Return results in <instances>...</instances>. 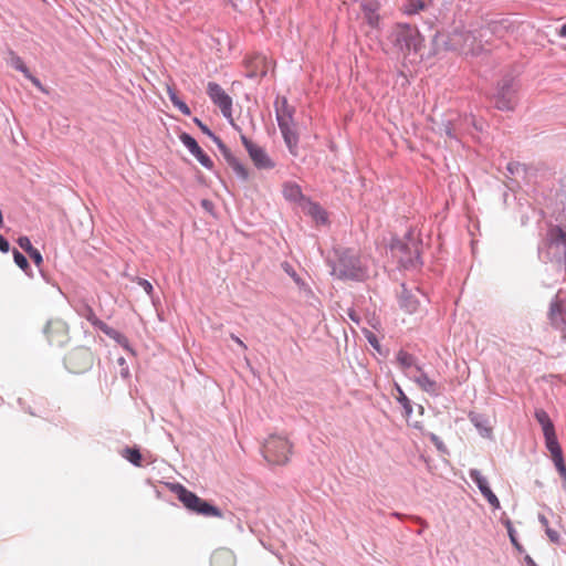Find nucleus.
<instances>
[{
    "instance_id": "0eeeda50",
    "label": "nucleus",
    "mask_w": 566,
    "mask_h": 566,
    "mask_svg": "<svg viewBox=\"0 0 566 566\" xmlns=\"http://www.w3.org/2000/svg\"><path fill=\"white\" fill-rule=\"evenodd\" d=\"M547 253L551 261L566 270V231L556 226L547 233Z\"/></svg>"
},
{
    "instance_id": "bb28decb",
    "label": "nucleus",
    "mask_w": 566,
    "mask_h": 566,
    "mask_svg": "<svg viewBox=\"0 0 566 566\" xmlns=\"http://www.w3.org/2000/svg\"><path fill=\"white\" fill-rule=\"evenodd\" d=\"M395 388L397 391L396 400L401 405V407L403 409V415H405L406 419L408 420L412 413L411 400L406 396L402 388L398 384L395 385Z\"/></svg>"
},
{
    "instance_id": "2eb2a0df",
    "label": "nucleus",
    "mask_w": 566,
    "mask_h": 566,
    "mask_svg": "<svg viewBox=\"0 0 566 566\" xmlns=\"http://www.w3.org/2000/svg\"><path fill=\"white\" fill-rule=\"evenodd\" d=\"M279 128L284 143L293 157L298 155V134L291 126L279 119Z\"/></svg>"
},
{
    "instance_id": "de8ad7c7",
    "label": "nucleus",
    "mask_w": 566,
    "mask_h": 566,
    "mask_svg": "<svg viewBox=\"0 0 566 566\" xmlns=\"http://www.w3.org/2000/svg\"><path fill=\"white\" fill-rule=\"evenodd\" d=\"M10 251L9 241L0 233V252L8 253Z\"/></svg>"
},
{
    "instance_id": "37998d69",
    "label": "nucleus",
    "mask_w": 566,
    "mask_h": 566,
    "mask_svg": "<svg viewBox=\"0 0 566 566\" xmlns=\"http://www.w3.org/2000/svg\"><path fill=\"white\" fill-rule=\"evenodd\" d=\"M471 421L474 423V426L480 430L481 434L483 437H489L491 434V429L483 427L480 421H478V417H471Z\"/></svg>"
},
{
    "instance_id": "c756f323",
    "label": "nucleus",
    "mask_w": 566,
    "mask_h": 566,
    "mask_svg": "<svg viewBox=\"0 0 566 566\" xmlns=\"http://www.w3.org/2000/svg\"><path fill=\"white\" fill-rule=\"evenodd\" d=\"M544 439L545 447L551 452L552 457L563 452L555 431L544 433Z\"/></svg>"
},
{
    "instance_id": "f3484780",
    "label": "nucleus",
    "mask_w": 566,
    "mask_h": 566,
    "mask_svg": "<svg viewBox=\"0 0 566 566\" xmlns=\"http://www.w3.org/2000/svg\"><path fill=\"white\" fill-rule=\"evenodd\" d=\"M399 306L409 314L418 310L419 301L416 295L409 291L405 283L401 284V292L399 294Z\"/></svg>"
},
{
    "instance_id": "f8f14e48",
    "label": "nucleus",
    "mask_w": 566,
    "mask_h": 566,
    "mask_svg": "<svg viewBox=\"0 0 566 566\" xmlns=\"http://www.w3.org/2000/svg\"><path fill=\"white\" fill-rule=\"evenodd\" d=\"M407 376L428 395L432 397L441 395V386L438 385L437 381L430 379L421 366H417V373L407 374Z\"/></svg>"
},
{
    "instance_id": "9d476101",
    "label": "nucleus",
    "mask_w": 566,
    "mask_h": 566,
    "mask_svg": "<svg viewBox=\"0 0 566 566\" xmlns=\"http://www.w3.org/2000/svg\"><path fill=\"white\" fill-rule=\"evenodd\" d=\"M179 139L188 151L208 170L214 166L212 159L201 149L197 140L188 133H181Z\"/></svg>"
},
{
    "instance_id": "4d7b16f0",
    "label": "nucleus",
    "mask_w": 566,
    "mask_h": 566,
    "mask_svg": "<svg viewBox=\"0 0 566 566\" xmlns=\"http://www.w3.org/2000/svg\"><path fill=\"white\" fill-rule=\"evenodd\" d=\"M512 544L518 549L521 551L522 549V546L517 543L516 538L515 537H512L511 539Z\"/></svg>"
},
{
    "instance_id": "a19ab883",
    "label": "nucleus",
    "mask_w": 566,
    "mask_h": 566,
    "mask_svg": "<svg viewBox=\"0 0 566 566\" xmlns=\"http://www.w3.org/2000/svg\"><path fill=\"white\" fill-rule=\"evenodd\" d=\"M137 284L146 292V294L150 297H153L154 287L153 284L143 277H137L136 280Z\"/></svg>"
},
{
    "instance_id": "c03bdc74",
    "label": "nucleus",
    "mask_w": 566,
    "mask_h": 566,
    "mask_svg": "<svg viewBox=\"0 0 566 566\" xmlns=\"http://www.w3.org/2000/svg\"><path fill=\"white\" fill-rule=\"evenodd\" d=\"M25 78H28L36 88H39L41 92H46L44 86L42 85L41 81L33 76L31 72L24 75Z\"/></svg>"
},
{
    "instance_id": "6ab92c4d",
    "label": "nucleus",
    "mask_w": 566,
    "mask_h": 566,
    "mask_svg": "<svg viewBox=\"0 0 566 566\" xmlns=\"http://www.w3.org/2000/svg\"><path fill=\"white\" fill-rule=\"evenodd\" d=\"M43 333L50 344H62V340H57L55 336L59 334L63 335L65 333V325L61 321H49L43 328Z\"/></svg>"
},
{
    "instance_id": "338daca9",
    "label": "nucleus",
    "mask_w": 566,
    "mask_h": 566,
    "mask_svg": "<svg viewBox=\"0 0 566 566\" xmlns=\"http://www.w3.org/2000/svg\"><path fill=\"white\" fill-rule=\"evenodd\" d=\"M394 516L400 517V514L396 512V513H394Z\"/></svg>"
},
{
    "instance_id": "2f4dec72",
    "label": "nucleus",
    "mask_w": 566,
    "mask_h": 566,
    "mask_svg": "<svg viewBox=\"0 0 566 566\" xmlns=\"http://www.w3.org/2000/svg\"><path fill=\"white\" fill-rule=\"evenodd\" d=\"M552 461L562 478V488L566 492V463L564 460L563 452L552 457Z\"/></svg>"
},
{
    "instance_id": "4be33fe9",
    "label": "nucleus",
    "mask_w": 566,
    "mask_h": 566,
    "mask_svg": "<svg viewBox=\"0 0 566 566\" xmlns=\"http://www.w3.org/2000/svg\"><path fill=\"white\" fill-rule=\"evenodd\" d=\"M101 332H103L106 336L115 340L118 345H120L126 350L133 352L128 338L122 334L120 332L116 331L115 328L108 326L106 323L101 328Z\"/></svg>"
},
{
    "instance_id": "0e129e2a",
    "label": "nucleus",
    "mask_w": 566,
    "mask_h": 566,
    "mask_svg": "<svg viewBox=\"0 0 566 566\" xmlns=\"http://www.w3.org/2000/svg\"><path fill=\"white\" fill-rule=\"evenodd\" d=\"M128 375V371L123 370L122 376Z\"/></svg>"
},
{
    "instance_id": "cd10ccee",
    "label": "nucleus",
    "mask_w": 566,
    "mask_h": 566,
    "mask_svg": "<svg viewBox=\"0 0 566 566\" xmlns=\"http://www.w3.org/2000/svg\"><path fill=\"white\" fill-rule=\"evenodd\" d=\"M167 94L172 105L178 108L184 115L189 116L191 114L190 107L178 96L175 88L168 86Z\"/></svg>"
},
{
    "instance_id": "c9c22d12",
    "label": "nucleus",
    "mask_w": 566,
    "mask_h": 566,
    "mask_svg": "<svg viewBox=\"0 0 566 566\" xmlns=\"http://www.w3.org/2000/svg\"><path fill=\"white\" fill-rule=\"evenodd\" d=\"M426 7L423 0H408L405 6V12L407 14H416Z\"/></svg>"
},
{
    "instance_id": "5fc2aeb1",
    "label": "nucleus",
    "mask_w": 566,
    "mask_h": 566,
    "mask_svg": "<svg viewBox=\"0 0 566 566\" xmlns=\"http://www.w3.org/2000/svg\"><path fill=\"white\" fill-rule=\"evenodd\" d=\"M370 345H373L375 348L378 347V340L375 336H373V338H368Z\"/></svg>"
},
{
    "instance_id": "09e8293b",
    "label": "nucleus",
    "mask_w": 566,
    "mask_h": 566,
    "mask_svg": "<svg viewBox=\"0 0 566 566\" xmlns=\"http://www.w3.org/2000/svg\"><path fill=\"white\" fill-rule=\"evenodd\" d=\"M348 317L354 322L356 323L357 325H359L360 323V316L356 313L355 310L353 308H349L348 310Z\"/></svg>"
},
{
    "instance_id": "3c124183",
    "label": "nucleus",
    "mask_w": 566,
    "mask_h": 566,
    "mask_svg": "<svg viewBox=\"0 0 566 566\" xmlns=\"http://www.w3.org/2000/svg\"><path fill=\"white\" fill-rule=\"evenodd\" d=\"M526 566H538L530 555L524 556Z\"/></svg>"
},
{
    "instance_id": "7c9ffc66",
    "label": "nucleus",
    "mask_w": 566,
    "mask_h": 566,
    "mask_svg": "<svg viewBox=\"0 0 566 566\" xmlns=\"http://www.w3.org/2000/svg\"><path fill=\"white\" fill-rule=\"evenodd\" d=\"M12 254L17 266H19L29 277H33L32 269L25 255L17 249L12 250Z\"/></svg>"
},
{
    "instance_id": "1a4fd4ad",
    "label": "nucleus",
    "mask_w": 566,
    "mask_h": 566,
    "mask_svg": "<svg viewBox=\"0 0 566 566\" xmlns=\"http://www.w3.org/2000/svg\"><path fill=\"white\" fill-rule=\"evenodd\" d=\"M240 139L258 169H272L275 167V163L269 157L264 148L254 144L243 134H241Z\"/></svg>"
},
{
    "instance_id": "13d9d810",
    "label": "nucleus",
    "mask_w": 566,
    "mask_h": 566,
    "mask_svg": "<svg viewBox=\"0 0 566 566\" xmlns=\"http://www.w3.org/2000/svg\"><path fill=\"white\" fill-rule=\"evenodd\" d=\"M512 544L518 549L521 551L522 549V546L517 543L516 538L515 537H512L511 539Z\"/></svg>"
},
{
    "instance_id": "9b49d317",
    "label": "nucleus",
    "mask_w": 566,
    "mask_h": 566,
    "mask_svg": "<svg viewBox=\"0 0 566 566\" xmlns=\"http://www.w3.org/2000/svg\"><path fill=\"white\" fill-rule=\"evenodd\" d=\"M469 476L475 483L479 491L486 499L489 504L494 510L500 509V501H499L497 496L491 490L486 478L482 475L481 471L478 469H470Z\"/></svg>"
},
{
    "instance_id": "603ef678",
    "label": "nucleus",
    "mask_w": 566,
    "mask_h": 566,
    "mask_svg": "<svg viewBox=\"0 0 566 566\" xmlns=\"http://www.w3.org/2000/svg\"><path fill=\"white\" fill-rule=\"evenodd\" d=\"M557 34L560 38H566V22L558 29Z\"/></svg>"
},
{
    "instance_id": "a18cd8bd",
    "label": "nucleus",
    "mask_w": 566,
    "mask_h": 566,
    "mask_svg": "<svg viewBox=\"0 0 566 566\" xmlns=\"http://www.w3.org/2000/svg\"><path fill=\"white\" fill-rule=\"evenodd\" d=\"M507 23V20H500V21H490L488 23V28L493 32V33H497L499 32V28L502 27V25H505Z\"/></svg>"
},
{
    "instance_id": "412c9836",
    "label": "nucleus",
    "mask_w": 566,
    "mask_h": 566,
    "mask_svg": "<svg viewBox=\"0 0 566 566\" xmlns=\"http://www.w3.org/2000/svg\"><path fill=\"white\" fill-rule=\"evenodd\" d=\"M77 314L88 321L96 329L101 331V328L105 325V323L99 319L94 310L88 304H82L77 310Z\"/></svg>"
},
{
    "instance_id": "4468645a",
    "label": "nucleus",
    "mask_w": 566,
    "mask_h": 566,
    "mask_svg": "<svg viewBox=\"0 0 566 566\" xmlns=\"http://www.w3.org/2000/svg\"><path fill=\"white\" fill-rule=\"evenodd\" d=\"M188 510L203 516L222 517V512L219 507L199 497L197 494L193 497L191 505L190 507H188Z\"/></svg>"
},
{
    "instance_id": "f03ea898",
    "label": "nucleus",
    "mask_w": 566,
    "mask_h": 566,
    "mask_svg": "<svg viewBox=\"0 0 566 566\" xmlns=\"http://www.w3.org/2000/svg\"><path fill=\"white\" fill-rule=\"evenodd\" d=\"M388 41L407 60L411 55L416 56L420 53L424 39L416 25L398 22L391 28Z\"/></svg>"
},
{
    "instance_id": "69168bd1",
    "label": "nucleus",
    "mask_w": 566,
    "mask_h": 566,
    "mask_svg": "<svg viewBox=\"0 0 566 566\" xmlns=\"http://www.w3.org/2000/svg\"><path fill=\"white\" fill-rule=\"evenodd\" d=\"M419 410H420V412L422 413V412H423V407H422V406H419Z\"/></svg>"
},
{
    "instance_id": "423d86ee",
    "label": "nucleus",
    "mask_w": 566,
    "mask_h": 566,
    "mask_svg": "<svg viewBox=\"0 0 566 566\" xmlns=\"http://www.w3.org/2000/svg\"><path fill=\"white\" fill-rule=\"evenodd\" d=\"M291 453V444L281 436H271L263 446V457L272 464H285Z\"/></svg>"
},
{
    "instance_id": "e433bc0d",
    "label": "nucleus",
    "mask_w": 566,
    "mask_h": 566,
    "mask_svg": "<svg viewBox=\"0 0 566 566\" xmlns=\"http://www.w3.org/2000/svg\"><path fill=\"white\" fill-rule=\"evenodd\" d=\"M310 212L317 222L325 223L327 221L326 211L318 203H313Z\"/></svg>"
},
{
    "instance_id": "680f3d73",
    "label": "nucleus",
    "mask_w": 566,
    "mask_h": 566,
    "mask_svg": "<svg viewBox=\"0 0 566 566\" xmlns=\"http://www.w3.org/2000/svg\"><path fill=\"white\" fill-rule=\"evenodd\" d=\"M128 375V371L123 370L122 376Z\"/></svg>"
},
{
    "instance_id": "39448f33",
    "label": "nucleus",
    "mask_w": 566,
    "mask_h": 566,
    "mask_svg": "<svg viewBox=\"0 0 566 566\" xmlns=\"http://www.w3.org/2000/svg\"><path fill=\"white\" fill-rule=\"evenodd\" d=\"M517 86L514 76L506 74L496 84L493 94L494 107L503 112H512L517 104Z\"/></svg>"
},
{
    "instance_id": "aec40b11",
    "label": "nucleus",
    "mask_w": 566,
    "mask_h": 566,
    "mask_svg": "<svg viewBox=\"0 0 566 566\" xmlns=\"http://www.w3.org/2000/svg\"><path fill=\"white\" fill-rule=\"evenodd\" d=\"M211 566H234V556L229 549H218L211 555Z\"/></svg>"
},
{
    "instance_id": "864d4df0",
    "label": "nucleus",
    "mask_w": 566,
    "mask_h": 566,
    "mask_svg": "<svg viewBox=\"0 0 566 566\" xmlns=\"http://www.w3.org/2000/svg\"><path fill=\"white\" fill-rule=\"evenodd\" d=\"M507 531H509V535H510L511 539H512V537H515L514 536V530H513L510 521H507Z\"/></svg>"
},
{
    "instance_id": "8fccbe9b",
    "label": "nucleus",
    "mask_w": 566,
    "mask_h": 566,
    "mask_svg": "<svg viewBox=\"0 0 566 566\" xmlns=\"http://www.w3.org/2000/svg\"><path fill=\"white\" fill-rule=\"evenodd\" d=\"M230 337H231V339H232V340H234V342H235V343H237V344H238V345H239L243 350H247V349H248V347H247V345L244 344V342H243V340H241L237 335L231 334V335H230Z\"/></svg>"
},
{
    "instance_id": "20e7f679",
    "label": "nucleus",
    "mask_w": 566,
    "mask_h": 566,
    "mask_svg": "<svg viewBox=\"0 0 566 566\" xmlns=\"http://www.w3.org/2000/svg\"><path fill=\"white\" fill-rule=\"evenodd\" d=\"M192 122L199 127V129L207 135L218 147L221 153L223 159L228 164L229 167L233 170L235 176L242 180L247 181L249 179V171L244 167V165L233 155L231 149L222 142V139L217 136L200 118L193 117Z\"/></svg>"
},
{
    "instance_id": "ddd939ff",
    "label": "nucleus",
    "mask_w": 566,
    "mask_h": 566,
    "mask_svg": "<svg viewBox=\"0 0 566 566\" xmlns=\"http://www.w3.org/2000/svg\"><path fill=\"white\" fill-rule=\"evenodd\" d=\"M548 317L555 329H566V301L558 296L552 300Z\"/></svg>"
},
{
    "instance_id": "ea45409f",
    "label": "nucleus",
    "mask_w": 566,
    "mask_h": 566,
    "mask_svg": "<svg viewBox=\"0 0 566 566\" xmlns=\"http://www.w3.org/2000/svg\"><path fill=\"white\" fill-rule=\"evenodd\" d=\"M17 242H18L19 247H20V248H21L25 253H28V252H30L31 250H33V249H34V247H33V245H32V243H31L30 238H29V237H27V235H21V237H19Z\"/></svg>"
},
{
    "instance_id": "473e14b6",
    "label": "nucleus",
    "mask_w": 566,
    "mask_h": 566,
    "mask_svg": "<svg viewBox=\"0 0 566 566\" xmlns=\"http://www.w3.org/2000/svg\"><path fill=\"white\" fill-rule=\"evenodd\" d=\"M8 63L17 71L21 72L23 75L28 74L30 70L23 62V60L13 51H8Z\"/></svg>"
},
{
    "instance_id": "6e6d98bb",
    "label": "nucleus",
    "mask_w": 566,
    "mask_h": 566,
    "mask_svg": "<svg viewBox=\"0 0 566 566\" xmlns=\"http://www.w3.org/2000/svg\"><path fill=\"white\" fill-rule=\"evenodd\" d=\"M512 544L518 549L521 551L522 549V546L517 543L516 538L515 537H512L511 539Z\"/></svg>"
},
{
    "instance_id": "7ed1b4c3",
    "label": "nucleus",
    "mask_w": 566,
    "mask_h": 566,
    "mask_svg": "<svg viewBox=\"0 0 566 566\" xmlns=\"http://www.w3.org/2000/svg\"><path fill=\"white\" fill-rule=\"evenodd\" d=\"M332 274L339 280L350 281H363L367 275L359 255L349 249L338 254L337 261L332 265Z\"/></svg>"
},
{
    "instance_id": "6e6552de",
    "label": "nucleus",
    "mask_w": 566,
    "mask_h": 566,
    "mask_svg": "<svg viewBox=\"0 0 566 566\" xmlns=\"http://www.w3.org/2000/svg\"><path fill=\"white\" fill-rule=\"evenodd\" d=\"M207 94L211 102L220 108L223 117L232 122V98L221 85L216 82H209Z\"/></svg>"
},
{
    "instance_id": "e2e57ef3",
    "label": "nucleus",
    "mask_w": 566,
    "mask_h": 566,
    "mask_svg": "<svg viewBox=\"0 0 566 566\" xmlns=\"http://www.w3.org/2000/svg\"><path fill=\"white\" fill-rule=\"evenodd\" d=\"M128 375V371L123 370L122 376Z\"/></svg>"
},
{
    "instance_id": "393cba45",
    "label": "nucleus",
    "mask_w": 566,
    "mask_h": 566,
    "mask_svg": "<svg viewBox=\"0 0 566 566\" xmlns=\"http://www.w3.org/2000/svg\"><path fill=\"white\" fill-rule=\"evenodd\" d=\"M70 359H81V360H83V366L77 371L88 369L93 365L92 353L88 349H86V348H77V349H75L71 354Z\"/></svg>"
},
{
    "instance_id": "a878e982",
    "label": "nucleus",
    "mask_w": 566,
    "mask_h": 566,
    "mask_svg": "<svg viewBox=\"0 0 566 566\" xmlns=\"http://www.w3.org/2000/svg\"><path fill=\"white\" fill-rule=\"evenodd\" d=\"M536 421L541 424L543 434L555 431L553 421L544 409H536L534 412Z\"/></svg>"
},
{
    "instance_id": "dca6fc26",
    "label": "nucleus",
    "mask_w": 566,
    "mask_h": 566,
    "mask_svg": "<svg viewBox=\"0 0 566 566\" xmlns=\"http://www.w3.org/2000/svg\"><path fill=\"white\" fill-rule=\"evenodd\" d=\"M294 113L295 108L289 105L286 97H282L281 99L275 101V116L277 123L280 119L291 126L293 123Z\"/></svg>"
},
{
    "instance_id": "5701e85b",
    "label": "nucleus",
    "mask_w": 566,
    "mask_h": 566,
    "mask_svg": "<svg viewBox=\"0 0 566 566\" xmlns=\"http://www.w3.org/2000/svg\"><path fill=\"white\" fill-rule=\"evenodd\" d=\"M170 490L177 495L178 500L185 505L186 509L190 507L196 493L189 491L187 488L179 483L170 484Z\"/></svg>"
},
{
    "instance_id": "c85d7f7f",
    "label": "nucleus",
    "mask_w": 566,
    "mask_h": 566,
    "mask_svg": "<svg viewBox=\"0 0 566 566\" xmlns=\"http://www.w3.org/2000/svg\"><path fill=\"white\" fill-rule=\"evenodd\" d=\"M538 522L544 527L545 534L549 541L554 544L560 545L562 541L559 533L549 526L548 518L544 514H538Z\"/></svg>"
},
{
    "instance_id": "f257e3e1",
    "label": "nucleus",
    "mask_w": 566,
    "mask_h": 566,
    "mask_svg": "<svg viewBox=\"0 0 566 566\" xmlns=\"http://www.w3.org/2000/svg\"><path fill=\"white\" fill-rule=\"evenodd\" d=\"M389 249L403 270L417 271L422 268V240L413 229H409L402 238L394 237Z\"/></svg>"
},
{
    "instance_id": "f704fd0d",
    "label": "nucleus",
    "mask_w": 566,
    "mask_h": 566,
    "mask_svg": "<svg viewBox=\"0 0 566 566\" xmlns=\"http://www.w3.org/2000/svg\"><path fill=\"white\" fill-rule=\"evenodd\" d=\"M440 132L442 134H444L446 136H448L450 139L460 142L459 132H458V128H457L455 124L453 123V120H451V119L443 120L440 126Z\"/></svg>"
},
{
    "instance_id": "72a5a7b5",
    "label": "nucleus",
    "mask_w": 566,
    "mask_h": 566,
    "mask_svg": "<svg viewBox=\"0 0 566 566\" xmlns=\"http://www.w3.org/2000/svg\"><path fill=\"white\" fill-rule=\"evenodd\" d=\"M122 455L127 461H129L132 464H134L135 467H140L142 465L143 457H142L140 450L138 448H136V447H134V448L126 447L122 451Z\"/></svg>"
},
{
    "instance_id": "052dcab7",
    "label": "nucleus",
    "mask_w": 566,
    "mask_h": 566,
    "mask_svg": "<svg viewBox=\"0 0 566 566\" xmlns=\"http://www.w3.org/2000/svg\"><path fill=\"white\" fill-rule=\"evenodd\" d=\"M118 363H119L120 365H123V364L125 363V359H124L123 357H120V358L118 359Z\"/></svg>"
},
{
    "instance_id": "bf43d9fd",
    "label": "nucleus",
    "mask_w": 566,
    "mask_h": 566,
    "mask_svg": "<svg viewBox=\"0 0 566 566\" xmlns=\"http://www.w3.org/2000/svg\"><path fill=\"white\" fill-rule=\"evenodd\" d=\"M411 426H412L413 428H416V429H419V430H420V429H422L421 423H420V422H418V421H417V422H415V423H412Z\"/></svg>"
},
{
    "instance_id": "58836bf2",
    "label": "nucleus",
    "mask_w": 566,
    "mask_h": 566,
    "mask_svg": "<svg viewBox=\"0 0 566 566\" xmlns=\"http://www.w3.org/2000/svg\"><path fill=\"white\" fill-rule=\"evenodd\" d=\"M428 438L434 444V447L437 448L438 451H440L442 453H448V449H447L446 444L436 433L430 432L428 434Z\"/></svg>"
},
{
    "instance_id": "79ce46f5",
    "label": "nucleus",
    "mask_w": 566,
    "mask_h": 566,
    "mask_svg": "<svg viewBox=\"0 0 566 566\" xmlns=\"http://www.w3.org/2000/svg\"><path fill=\"white\" fill-rule=\"evenodd\" d=\"M284 271L298 284L301 282V279L300 276L296 274L295 270L293 269V266L287 263V262H284L282 264Z\"/></svg>"
},
{
    "instance_id": "b1692460",
    "label": "nucleus",
    "mask_w": 566,
    "mask_h": 566,
    "mask_svg": "<svg viewBox=\"0 0 566 566\" xmlns=\"http://www.w3.org/2000/svg\"><path fill=\"white\" fill-rule=\"evenodd\" d=\"M283 196L286 200L292 202H298L304 198L301 187L295 182L284 184Z\"/></svg>"
},
{
    "instance_id": "49530a36",
    "label": "nucleus",
    "mask_w": 566,
    "mask_h": 566,
    "mask_svg": "<svg viewBox=\"0 0 566 566\" xmlns=\"http://www.w3.org/2000/svg\"><path fill=\"white\" fill-rule=\"evenodd\" d=\"M200 206H201V208H202L205 211H207V212H209V213H211V214L213 213L214 205H213V202H212L211 200H209V199H202V200L200 201Z\"/></svg>"
},
{
    "instance_id": "a211bd4d",
    "label": "nucleus",
    "mask_w": 566,
    "mask_h": 566,
    "mask_svg": "<svg viewBox=\"0 0 566 566\" xmlns=\"http://www.w3.org/2000/svg\"><path fill=\"white\" fill-rule=\"evenodd\" d=\"M396 359L398 366L405 371L406 375L417 373V366H420L417 358L403 349H400L397 353Z\"/></svg>"
},
{
    "instance_id": "4c0bfd02",
    "label": "nucleus",
    "mask_w": 566,
    "mask_h": 566,
    "mask_svg": "<svg viewBox=\"0 0 566 566\" xmlns=\"http://www.w3.org/2000/svg\"><path fill=\"white\" fill-rule=\"evenodd\" d=\"M27 254H28V255L30 256V259L34 262V264L39 268V271H40V273H41L42 277H43L45 281H48L45 273H44V272H43V270L41 269V265H42V263H43V256H42L41 252H40L38 249H35V248H34L33 250H31V251H30V252H28Z\"/></svg>"
}]
</instances>
